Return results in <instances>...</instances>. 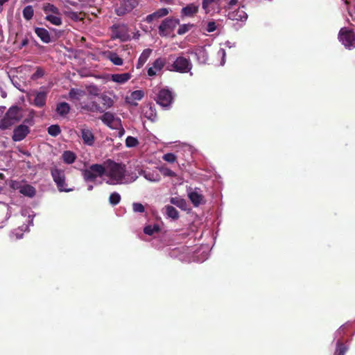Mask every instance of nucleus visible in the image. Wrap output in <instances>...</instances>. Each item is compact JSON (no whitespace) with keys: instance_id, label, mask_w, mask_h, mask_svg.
I'll return each mask as SVG.
<instances>
[{"instance_id":"nucleus-16","label":"nucleus","mask_w":355,"mask_h":355,"mask_svg":"<svg viewBox=\"0 0 355 355\" xmlns=\"http://www.w3.org/2000/svg\"><path fill=\"white\" fill-rule=\"evenodd\" d=\"M139 174L142 175L146 180L151 182H159L162 179L161 175L157 171L150 168L140 170Z\"/></svg>"},{"instance_id":"nucleus-44","label":"nucleus","mask_w":355,"mask_h":355,"mask_svg":"<svg viewBox=\"0 0 355 355\" xmlns=\"http://www.w3.org/2000/svg\"><path fill=\"white\" fill-rule=\"evenodd\" d=\"M144 92L142 90H135L130 94V98L135 101H140L144 97Z\"/></svg>"},{"instance_id":"nucleus-61","label":"nucleus","mask_w":355,"mask_h":355,"mask_svg":"<svg viewBox=\"0 0 355 355\" xmlns=\"http://www.w3.org/2000/svg\"><path fill=\"white\" fill-rule=\"evenodd\" d=\"M24 123H28L29 125H32V121L31 119H26Z\"/></svg>"},{"instance_id":"nucleus-2","label":"nucleus","mask_w":355,"mask_h":355,"mask_svg":"<svg viewBox=\"0 0 355 355\" xmlns=\"http://www.w3.org/2000/svg\"><path fill=\"white\" fill-rule=\"evenodd\" d=\"M23 117V110L17 106H12L0 121V129L5 130L19 121Z\"/></svg>"},{"instance_id":"nucleus-39","label":"nucleus","mask_w":355,"mask_h":355,"mask_svg":"<svg viewBox=\"0 0 355 355\" xmlns=\"http://www.w3.org/2000/svg\"><path fill=\"white\" fill-rule=\"evenodd\" d=\"M159 230V227L158 225L154 224L153 225H149L144 227V232L146 234L148 235H153L155 233L158 232Z\"/></svg>"},{"instance_id":"nucleus-21","label":"nucleus","mask_w":355,"mask_h":355,"mask_svg":"<svg viewBox=\"0 0 355 355\" xmlns=\"http://www.w3.org/2000/svg\"><path fill=\"white\" fill-rule=\"evenodd\" d=\"M170 10L168 8H160L153 13L148 15L145 21L147 23H151L153 20L166 16L169 13Z\"/></svg>"},{"instance_id":"nucleus-14","label":"nucleus","mask_w":355,"mask_h":355,"mask_svg":"<svg viewBox=\"0 0 355 355\" xmlns=\"http://www.w3.org/2000/svg\"><path fill=\"white\" fill-rule=\"evenodd\" d=\"M166 64V60L162 58H158L152 63L151 66L147 70V74L149 77H154L161 73Z\"/></svg>"},{"instance_id":"nucleus-25","label":"nucleus","mask_w":355,"mask_h":355,"mask_svg":"<svg viewBox=\"0 0 355 355\" xmlns=\"http://www.w3.org/2000/svg\"><path fill=\"white\" fill-rule=\"evenodd\" d=\"M35 34L40 38L44 43H49L51 42V37L49 31L44 28H35Z\"/></svg>"},{"instance_id":"nucleus-56","label":"nucleus","mask_w":355,"mask_h":355,"mask_svg":"<svg viewBox=\"0 0 355 355\" xmlns=\"http://www.w3.org/2000/svg\"><path fill=\"white\" fill-rule=\"evenodd\" d=\"M344 332V327H340L339 329L336 332V336H340Z\"/></svg>"},{"instance_id":"nucleus-24","label":"nucleus","mask_w":355,"mask_h":355,"mask_svg":"<svg viewBox=\"0 0 355 355\" xmlns=\"http://www.w3.org/2000/svg\"><path fill=\"white\" fill-rule=\"evenodd\" d=\"M220 0H202V8L206 14H212L215 12L214 5L218 3Z\"/></svg>"},{"instance_id":"nucleus-63","label":"nucleus","mask_w":355,"mask_h":355,"mask_svg":"<svg viewBox=\"0 0 355 355\" xmlns=\"http://www.w3.org/2000/svg\"><path fill=\"white\" fill-rule=\"evenodd\" d=\"M9 0H0V6L3 5L5 3L8 1Z\"/></svg>"},{"instance_id":"nucleus-51","label":"nucleus","mask_w":355,"mask_h":355,"mask_svg":"<svg viewBox=\"0 0 355 355\" xmlns=\"http://www.w3.org/2000/svg\"><path fill=\"white\" fill-rule=\"evenodd\" d=\"M44 70L42 68L38 67L37 68L36 71L32 75L31 79L37 80L38 78H42L44 76Z\"/></svg>"},{"instance_id":"nucleus-31","label":"nucleus","mask_w":355,"mask_h":355,"mask_svg":"<svg viewBox=\"0 0 355 355\" xmlns=\"http://www.w3.org/2000/svg\"><path fill=\"white\" fill-rule=\"evenodd\" d=\"M166 216L172 220H176L179 218L178 210L171 205H166L164 208Z\"/></svg>"},{"instance_id":"nucleus-49","label":"nucleus","mask_w":355,"mask_h":355,"mask_svg":"<svg viewBox=\"0 0 355 355\" xmlns=\"http://www.w3.org/2000/svg\"><path fill=\"white\" fill-rule=\"evenodd\" d=\"M101 99L104 105L107 107H110L113 105V101L112 98L106 95H103Z\"/></svg>"},{"instance_id":"nucleus-55","label":"nucleus","mask_w":355,"mask_h":355,"mask_svg":"<svg viewBox=\"0 0 355 355\" xmlns=\"http://www.w3.org/2000/svg\"><path fill=\"white\" fill-rule=\"evenodd\" d=\"M223 45L225 46V47H227L229 49L232 48V47H234V43H232L230 41H227L225 42Z\"/></svg>"},{"instance_id":"nucleus-11","label":"nucleus","mask_w":355,"mask_h":355,"mask_svg":"<svg viewBox=\"0 0 355 355\" xmlns=\"http://www.w3.org/2000/svg\"><path fill=\"white\" fill-rule=\"evenodd\" d=\"M180 24V20L173 17H168L162 21L159 26V33L161 36H167Z\"/></svg>"},{"instance_id":"nucleus-19","label":"nucleus","mask_w":355,"mask_h":355,"mask_svg":"<svg viewBox=\"0 0 355 355\" xmlns=\"http://www.w3.org/2000/svg\"><path fill=\"white\" fill-rule=\"evenodd\" d=\"M227 17L231 20H236L241 21H245L248 19L247 13L241 8L232 12H229Z\"/></svg>"},{"instance_id":"nucleus-10","label":"nucleus","mask_w":355,"mask_h":355,"mask_svg":"<svg viewBox=\"0 0 355 355\" xmlns=\"http://www.w3.org/2000/svg\"><path fill=\"white\" fill-rule=\"evenodd\" d=\"M138 4V0H119L115 7L116 13L119 16L123 15L131 12Z\"/></svg>"},{"instance_id":"nucleus-59","label":"nucleus","mask_w":355,"mask_h":355,"mask_svg":"<svg viewBox=\"0 0 355 355\" xmlns=\"http://www.w3.org/2000/svg\"><path fill=\"white\" fill-rule=\"evenodd\" d=\"M94 187L92 184H88L87 186V190L88 191H92Z\"/></svg>"},{"instance_id":"nucleus-37","label":"nucleus","mask_w":355,"mask_h":355,"mask_svg":"<svg viewBox=\"0 0 355 355\" xmlns=\"http://www.w3.org/2000/svg\"><path fill=\"white\" fill-rule=\"evenodd\" d=\"M157 168L165 177L175 178L177 176V174L174 171L164 166H159Z\"/></svg>"},{"instance_id":"nucleus-40","label":"nucleus","mask_w":355,"mask_h":355,"mask_svg":"<svg viewBox=\"0 0 355 355\" xmlns=\"http://www.w3.org/2000/svg\"><path fill=\"white\" fill-rule=\"evenodd\" d=\"M347 350V348L341 343L340 340H338L336 343V349L334 355H345Z\"/></svg>"},{"instance_id":"nucleus-6","label":"nucleus","mask_w":355,"mask_h":355,"mask_svg":"<svg viewBox=\"0 0 355 355\" xmlns=\"http://www.w3.org/2000/svg\"><path fill=\"white\" fill-rule=\"evenodd\" d=\"M105 167L101 164H92L88 168L83 170L82 173L86 182H94L98 177L104 180Z\"/></svg>"},{"instance_id":"nucleus-48","label":"nucleus","mask_w":355,"mask_h":355,"mask_svg":"<svg viewBox=\"0 0 355 355\" xmlns=\"http://www.w3.org/2000/svg\"><path fill=\"white\" fill-rule=\"evenodd\" d=\"M192 26L191 24H182L179 26V28L178 30V35H184L186 33H187L190 28Z\"/></svg>"},{"instance_id":"nucleus-28","label":"nucleus","mask_w":355,"mask_h":355,"mask_svg":"<svg viewBox=\"0 0 355 355\" xmlns=\"http://www.w3.org/2000/svg\"><path fill=\"white\" fill-rule=\"evenodd\" d=\"M85 95L86 92L85 90L77 88H72L69 92V98L75 101H80Z\"/></svg>"},{"instance_id":"nucleus-58","label":"nucleus","mask_w":355,"mask_h":355,"mask_svg":"<svg viewBox=\"0 0 355 355\" xmlns=\"http://www.w3.org/2000/svg\"><path fill=\"white\" fill-rule=\"evenodd\" d=\"M28 218H29V225H33V216H28Z\"/></svg>"},{"instance_id":"nucleus-1","label":"nucleus","mask_w":355,"mask_h":355,"mask_svg":"<svg viewBox=\"0 0 355 355\" xmlns=\"http://www.w3.org/2000/svg\"><path fill=\"white\" fill-rule=\"evenodd\" d=\"M137 178L135 173L127 171L123 164L110 161L105 167L104 181L110 185L129 184Z\"/></svg>"},{"instance_id":"nucleus-18","label":"nucleus","mask_w":355,"mask_h":355,"mask_svg":"<svg viewBox=\"0 0 355 355\" xmlns=\"http://www.w3.org/2000/svg\"><path fill=\"white\" fill-rule=\"evenodd\" d=\"M188 196L195 207L204 202V197L200 190L196 189L188 192Z\"/></svg>"},{"instance_id":"nucleus-29","label":"nucleus","mask_w":355,"mask_h":355,"mask_svg":"<svg viewBox=\"0 0 355 355\" xmlns=\"http://www.w3.org/2000/svg\"><path fill=\"white\" fill-rule=\"evenodd\" d=\"M106 57L113 64L116 66H121L123 64V59L116 53L110 51L107 53Z\"/></svg>"},{"instance_id":"nucleus-17","label":"nucleus","mask_w":355,"mask_h":355,"mask_svg":"<svg viewBox=\"0 0 355 355\" xmlns=\"http://www.w3.org/2000/svg\"><path fill=\"white\" fill-rule=\"evenodd\" d=\"M78 106L80 110L83 111L91 112H103L100 105L96 101L92 100H88L87 101H80L79 102Z\"/></svg>"},{"instance_id":"nucleus-35","label":"nucleus","mask_w":355,"mask_h":355,"mask_svg":"<svg viewBox=\"0 0 355 355\" xmlns=\"http://www.w3.org/2000/svg\"><path fill=\"white\" fill-rule=\"evenodd\" d=\"M85 91L90 96H98L101 92L99 87L94 85L86 86V90Z\"/></svg>"},{"instance_id":"nucleus-30","label":"nucleus","mask_w":355,"mask_h":355,"mask_svg":"<svg viewBox=\"0 0 355 355\" xmlns=\"http://www.w3.org/2000/svg\"><path fill=\"white\" fill-rule=\"evenodd\" d=\"M28 225H23L22 226L12 230L10 234L12 239H20L22 238L24 232L28 230Z\"/></svg>"},{"instance_id":"nucleus-12","label":"nucleus","mask_w":355,"mask_h":355,"mask_svg":"<svg viewBox=\"0 0 355 355\" xmlns=\"http://www.w3.org/2000/svg\"><path fill=\"white\" fill-rule=\"evenodd\" d=\"M102 122L111 129H118L121 127V119L110 112H105L101 116Z\"/></svg>"},{"instance_id":"nucleus-41","label":"nucleus","mask_w":355,"mask_h":355,"mask_svg":"<svg viewBox=\"0 0 355 355\" xmlns=\"http://www.w3.org/2000/svg\"><path fill=\"white\" fill-rule=\"evenodd\" d=\"M139 145V141L137 138L128 136L125 139V146L128 148L136 147Z\"/></svg>"},{"instance_id":"nucleus-7","label":"nucleus","mask_w":355,"mask_h":355,"mask_svg":"<svg viewBox=\"0 0 355 355\" xmlns=\"http://www.w3.org/2000/svg\"><path fill=\"white\" fill-rule=\"evenodd\" d=\"M10 187L14 190L19 191L20 193L28 198H33L36 194L35 187L24 181L11 180Z\"/></svg>"},{"instance_id":"nucleus-34","label":"nucleus","mask_w":355,"mask_h":355,"mask_svg":"<svg viewBox=\"0 0 355 355\" xmlns=\"http://www.w3.org/2000/svg\"><path fill=\"white\" fill-rule=\"evenodd\" d=\"M70 110V106L67 103L63 102L58 103L56 107V112L60 116H66Z\"/></svg>"},{"instance_id":"nucleus-32","label":"nucleus","mask_w":355,"mask_h":355,"mask_svg":"<svg viewBox=\"0 0 355 355\" xmlns=\"http://www.w3.org/2000/svg\"><path fill=\"white\" fill-rule=\"evenodd\" d=\"M170 202L182 210L187 209V203L186 200L180 197H173L170 199Z\"/></svg>"},{"instance_id":"nucleus-43","label":"nucleus","mask_w":355,"mask_h":355,"mask_svg":"<svg viewBox=\"0 0 355 355\" xmlns=\"http://www.w3.org/2000/svg\"><path fill=\"white\" fill-rule=\"evenodd\" d=\"M121 200V196L116 192L112 193L109 198L110 203L112 205H116Z\"/></svg>"},{"instance_id":"nucleus-45","label":"nucleus","mask_w":355,"mask_h":355,"mask_svg":"<svg viewBox=\"0 0 355 355\" xmlns=\"http://www.w3.org/2000/svg\"><path fill=\"white\" fill-rule=\"evenodd\" d=\"M145 116L148 118L149 120L153 121L155 120L156 114L155 110H153L151 107H148L147 110L144 112Z\"/></svg>"},{"instance_id":"nucleus-42","label":"nucleus","mask_w":355,"mask_h":355,"mask_svg":"<svg viewBox=\"0 0 355 355\" xmlns=\"http://www.w3.org/2000/svg\"><path fill=\"white\" fill-rule=\"evenodd\" d=\"M60 132V128L58 125H51L48 128V133L52 137L58 136Z\"/></svg>"},{"instance_id":"nucleus-62","label":"nucleus","mask_w":355,"mask_h":355,"mask_svg":"<svg viewBox=\"0 0 355 355\" xmlns=\"http://www.w3.org/2000/svg\"><path fill=\"white\" fill-rule=\"evenodd\" d=\"M162 2L166 3H171L173 0H160Z\"/></svg>"},{"instance_id":"nucleus-13","label":"nucleus","mask_w":355,"mask_h":355,"mask_svg":"<svg viewBox=\"0 0 355 355\" xmlns=\"http://www.w3.org/2000/svg\"><path fill=\"white\" fill-rule=\"evenodd\" d=\"M79 136L81 137L85 145L88 146H94L95 143V137L91 128L86 125L81 127L80 129Z\"/></svg>"},{"instance_id":"nucleus-52","label":"nucleus","mask_w":355,"mask_h":355,"mask_svg":"<svg viewBox=\"0 0 355 355\" xmlns=\"http://www.w3.org/2000/svg\"><path fill=\"white\" fill-rule=\"evenodd\" d=\"M216 29V25L214 21H209L206 30L209 33L214 32Z\"/></svg>"},{"instance_id":"nucleus-5","label":"nucleus","mask_w":355,"mask_h":355,"mask_svg":"<svg viewBox=\"0 0 355 355\" xmlns=\"http://www.w3.org/2000/svg\"><path fill=\"white\" fill-rule=\"evenodd\" d=\"M51 174L60 192H70L74 190L73 188L68 187L64 170L53 167L51 169Z\"/></svg>"},{"instance_id":"nucleus-26","label":"nucleus","mask_w":355,"mask_h":355,"mask_svg":"<svg viewBox=\"0 0 355 355\" xmlns=\"http://www.w3.org/2000/svg\"><path fill=\"white\" fill-rule=\"evenodd\" d=\"M151 53L152 49H146L142 51L137 63L136 67L137 69H140L144 66V64L146 62V61L150 56Z\"/></svg>"},{"instance_id":"nucleus-54","label":"nucleus","mask_w":355,"mask_h":355,"mask_svg":"<svg viewBox=\"0 0 355 355\" xmlns=\"http://www.w3.org/2000/svg\"><path fill=\"white\" fill-rule=\"evenodd\" d=\"M117 130H119V133H118V134H119V137H123V136L124 135V134H125V130H124V128H123V126H122V124H121V127H120V128H118V129H117Z\"/></svg>"},{"instance_id":"nucleus-46","label":"nucleus","mask_w":355,"mask_h":355,"mask_svg":"<svg viewBox=\"0 0 355 355\" xmlns=\"http://www.w3.org/2000/svg\"><path fill=\"white\" fill-rule=\"evenodd\" d=\"M163 160L168 163H174L177 160V157L173 153H166L162 157Z\"/></svg>"},{"instance_id":"nucleus-53","label":"nucleus","mask_w":355,"mask_h":355,"mask_svg":"<svg viewBox=\"0 0 355 355\" xmlns=\"http://www.w3.org/2000/svg\"><path fill=\"white\" fill-rule=\"evenodd\" d=\"M238 3V0H230L228 3V5L227 7H225L226 9H230L232 6L236 5Z\"/></svg>"},{"instance_id":"nucleus-20","label":"nucleus","mask_w":355,"mask_h":355,"mask_svg":"<svg viewBox=\"0 0 355 355\" xmlns=\"http://www.w3.org/2000/svg\"><path fill=\"white\" fill-rule=\"evenodd\" d=\"M199 10V6L196 3H189L181 10V16L191 17L194 16Z\"/></svg>"},{"instance_id":"nucleus-47","label":"nucleus","mask_w":355,"mask_h":355,"mask_svg":"<svg viewBox=\"0 0 355 355\" xmlns=\"http://www.w3.org/2000/svg\"><path fill=\"white\" fill-rule=\"evenodd\" d=\"M132 209L134 212L143 213L145 211V207L141 203L134 202L132 204Z\"/></svg>"},{"instance_id":"nucleus-36","label":"nucleus","mask_w":355,"mask_h":355,"mask_svg":"<svg viewBox=\"0 0 355 355\" xmlns=\"http://www.w3.org/2000/svg\"><path fill=\"white\" fill-rule=\"evenodd\" d=\"M62 159L64 163L70 164H72L76 159V155L69 150L64 151L62 154Z\"/></svg>"},{"instance_id":"nucleus-15","label":"nucleus","mask_w":355,"mask_h":355,"mask_svg":"<svg viewBox=\"0 0 355 355\" xmlns=\"http://www.w3.org/2000/svg\"><path fill=\"white\" fill-rule=\"evenodd\" d=\"M30 132L29 126L23 123L17 126L13 130L12 139L15 141H20Z\"/></svg>"},{"instance_id":"nucleus-9","label":"nucleus","mask_w":355,"mask_h":355,"mask_svg":"<svg viewBox=\"0 0 355 355\" xmlns=\"http://www.w3.org/2000/svg\"><path fill=\"white\" fill-rule=\"evenodd\" d=\"M155 101L162 107L168 108L173 101V93L168 89H161L157 94Z\"/></svg>"},{"instance_id":"nucleus-57","label":"nucleus","mask_w":355,"mask_h":355,"mask_svg":"<svg viewBox=\"0 0 355 355\" xmlns=\"http://www.w3.org/2000/svg\"><path fill=\"white\" fill-rule=\"evenodd\" d=\"M3 157H4V155L3 154L0 153V169L1 170L3 169V165L1 163Z\"/></svg>"},{"instance_id":"nucleus-60","label":"nucleus","mask_w":355,"mask_h":355,"mask_svg":"<svg viewBox=\"0 0 355 355\" xmlns=\"http://www.w3.org/2000/svg\"><path fill=\"white\" fill-rule=\"evenodd\" d=\"M20 153L25 155H27V156H29L30 155V153L27 151H22V150H20Z\"/></svg>"},{"instance_id":"nucleus-3","label":"nucleus","mask_w":355,"mask_h":355,"mask_svg":"<svg viewBox=\"0 0 355 355\" xmlns=\"http://www.w3.org/2000/svg\"><path fill=\"white\" fill-rule=\"evenodd\" d=\"M193 64L189 58H187L183 56H178L175 58L173 62L166 65V70L170 71H175L181 73H185L190 72V75H192L191 70Z\"/></svg>"},{"instance_id":"nucleus-23","label":"nucleus","mask_w":355,"mask_h":355,"mask_svg":"<svg viewBox=\"0 0 355 355\" xmlns=\"http://www.w3.org/2000/svg\"><path fill=\"white\" fill-rule=\"evenodd\" d=\"M131 77L132 75L130 73H115L112 75L111 80L119 84H124L127 83Z\"/></svg>"},{"instance_id":"nucleus-27","label":"nucleus","mask_w":355,"mask_h":355,"mask_svg":"<svg viewBox=\"0 0 355 355\" xmlns=\"http://www.w3.org/2000/svg\"><path fill=\"white\" fill-rule=\"evenodd\" d=\"M195 54L199 62L205 64L208 60V53L204 47H198L195 51Z\"/></svg>"},{"instance_id":"nucleus-50","label":"nucleus","mask_w":355,"mask_h":355,"mask_svg":"<svg viewBox=\"0 0 355 355\" xmlns=\"http://www.w3.org/2000/svg\"><path fill=\"white\" fill-rule=\"evenodd\" d=\"M217 55L218 57H220L221 58L220 64L221 66H223L225 63V57H226V53H225V49L223 48H220L218 50Z\"/></svg>"},{"instance_id":"nucleus-4","label":"nucleus","mask_w":355,"mask_h":355,"mask_svg":"<svg viewBox=\"0 0 355 355\" xmlns=\"http://www.w3.org/2000/svg\"><path fill=\"white\" fill-rule=\"evenodd\" d=\"M42 10L45 14V19L46 21L54 26L62 25V14L55 6L50 3H46L43 5Z\"/></svg>"},{"instance_id":"nucleus-22","label":"nucleus","mask_w":355,"mask_h":355,"mask_svg":"<svg viewBox=\"0 0 355 355\" xmlns=\"http://www.w3.org/2000/svg\"><path fill=\"white\" fill-rule=\"evenodd\" d=\"M209 255V248L208 246H202L200 250L196 252L195 258L197 261L203 262Z\"/></svg>"},{"instance_id":"nucleus-33","label":"nucleus","mask_w":355,"mask_h":355,"mask_svg":"<svg viewBox=\"0 0 355 355\" xmlns=\"http://www.w3.org/2000/svg\"><path fill=\"white\" fill-rule=\"evenodd\" d=\"M46 98V92H39L36 94L34 103L37 107H42L45 105Z\"/></svg>"},{"instance_id":"nucleus-64","label":"nucleus","mask_w":355,"mask_h":355,"mask_svg":"<svg viewBox=\"0 0 355 355\" xmlns=\"http://www.w3.org/2000/svg\"><path fill=\"white\" fill-rule=\"evenodd\" d=\"M26 44H27V40H24V41L22 42V44H22V46H25Z\"/></svg>"},{"instance_id":"nucleus-38","label":"nucleus","mask_w":355,"mask_h":355,"mask_svg":"<svg viewBox=\"0 0 355 355\" xmlns=\"http://www.w3.org/2000/svg\"><path fill=\"white\" fill-rule=\"evenodd\" d=\"M23 17L26 20H30L33 18L34 10L32 6H26L22 11Z\"/></svg>"},{"instance_id":"nucleus-8","label":"nucleus","mask_w":355,"mask_h":355,"mask_svg":"<svg viewBox=\"0 0 355 355\" xmlns=\"http://www.w3.org/2000/svg\"><path fill=\"white\" fill-rule=\"evenodd\" d=\"M338 39L346 49L355 48V34L352 31L346 28H341L338 34Z\"/></svg>"}]
</instances>
